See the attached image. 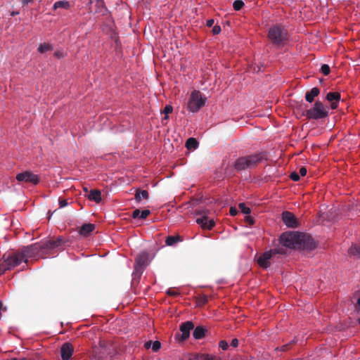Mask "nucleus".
<instances>
[{"label": "nucleus", "instance_id": "1", "mask_svg": "<svg viewBox=\"0 0 360 360\" xmlns=\"http://www.w3.org/2000/svg\"><path fill=\"white\" fill-rule=\"evenodd\" d=\"M39 252L37 244L23 248L20 252H15L8 255H4L3 259L0 260L6 270H10L22 262H27V259L34 257Z\"/></svg>", "mask_w": 360, "mask_h": 360}, {"label": "nucleus", "instance_id": "2", "mask_svg": "<svg viewBox=\"0 0 360 360\" xmlns=\"http://www.w3.org/2000/svg\"><path fill=\"white\" fill-rule=\"evenodd\" d=\"M266 159L265 153L255 154L238 158L233 163L236 169L240 171L255 167L259 162Z\"/></svg>", "mask_w": 360, "mask_h": 360}, {"label": "nucleus", "instance_id": "3", "mask_svg": "<svg viewBox=\"0 0 360 360\" xmlns=\"http://www.w3.org/2000/svg\"><path fill=\"white\" fill-rule=\"evenodd\" d=\"M207 98L200 91H191L187 102V108L191 112H198L205 104Z\"/></svg>", "mask_w": 360, "mask_h": 360}, {"label": "nucleus", "instance_id": "4", "mask_svg": "<svg viewBox=\"0 0 360 360\" xmlns=\"http://www.w3.org/2000/svg\"><path fill=\"white\" fill-rule=\"evenodd\" d=\"M303 237L297 232H285L281 236L279 242L285 247L295 248L301 243Z\"/></svg>", "mask_w": 360, "mask_h": 360}, {"label": "nucleus", "instance_id": "5", "mask_svg": "<svg viewBox=\"0 0 360 360\" xmlns=\"http://www.w3.org/2000/svg\"><path fill=\"white\" fill-rule=\"evenodd\" d=\"M269 39L275 44H281L287 39V32L281 25H274L268 32Z\"/></svg>", "mask_w": 360, "mask_h": 360}, {"label": "nucleus", "instance_id": "6", "mask_svg": "<svg viewBox=\"0 0 360 360\" xmlns=\"http://www.w3.org/2000/svg\"><path fill=\"white\" fill-rule=\"evenodd\" d=\"M328 114V106L323 105L319 101H316L313 108L307 110L306 116L308 119L319 120L326 117Z\"/></svg>", "mask_w": 360, "mask_h": 360}, {"label": "nucleus", "instance_id": "7", "mask_svg": "<svg viewBox=\"0 0 360 360\" xmlns=\"http://www.w3.org/2000/svg\"><path fill=\"white\" fill-rule=\"evenodd\" d=\"M15 178L20 183H30L36 185L39 182V176L31 171H25L19 173L16 175Z\"/></svg>", "mask_w": 360, "mask_h": 360}, {"label": "nucleus", "instance_id": "8", "mask_svg": "<svg viewBox=\"0 0 360 360\" xmlns=\"http://www.w3.org/2000/svg\"><path fill=\"white\" fill-rule=\"evenodd\" d=\"M278 253H281V252L276 249L270 250L269 251L265 252L257 258V262L260 266L266 269L271 264L270 260L271 257L276 254Z\"/></svg>", "mask_w": 360, "mask_h": 360}, {"label": "nucleus", "instance_id": "9", "mask_svg": "<svg viewBox=\"0 0 360 360\" xmlns=\"http://www.w3.org/2000/svg\"><path fill=\"white\" fill-rule=\"evenodd\" d=\"M149 263V256L146 252H142L135 259V270L143 271Z\"/></svg>", "mask_w": 360, "mask_h": 360}, {"label": "nucleus", "instance_id": "10", "mask_svg": "<svg viewBox=\"0 0 360 360\" xmlns=\"http://www.w3.org/2000/svg\"><path fill=\"white\" fill-rule=\"evenodd\" d=\"M283 223L290 228H295L298 226V222L293 214L290 212H284L282 214Z\"/></svg>", "mask_w": 360, "mask_h": 360}, {"label": "nucleus", "instance_id": "11", "mask_svg": "<svg viewBox=\"0 0 360 360\" xmlns=\"http://www.w3.org/2000/svg\"><path fill=\"white\" fill-rule=\"evenodd\" d=\"M193 327L194 325L191 321H186L185 323H183L180 326V331L181 332L180 340H186L190 335L191 330H192Z\"/></svg>", "mask_w": 360, "mask_h": 360}, {"label": "nucleus", "instance_id": "12", "mask_svg": "<svg viewBox=\"0 0 360 360\" xmlns=\"http://www.w3.org/2000/svg\"><path fill=\"white\" fill-rule=\"evenodd\" d=\"M61 357L63 360H68L73 354V347L69 342L63 344L60 348Z\"/></svg>", "mask_w": 360, "mask_h": 360}, {"label": "nucleus", "instance_id": "13", "mask_svg": "<svg viewBox=\"0 0 360 360\" xmlns=\"http://www.w3.org/2000/svg\"><path fill=\"white\" fill-rule=\"evenodd\" d=\"M196 223L200 224L202 229L209 230L212 229L215 225L214 221L213 219L208 220V218L206 216L198 218L196 219Z\"/></svg>", "mask_w": 360, "mask_h": 360}, {"label": "nucleus", "instance_id": "14", "mask_svg": "<svg viewBox=\"0 0 360 360\" xmlns=\"http://www.w3.org/2000/svg\"><path fill=\"white\" fill-rule=\"evenodd\" d=\"M326 99L331 102V108L335 109L340 99V94L338 92H329L326 95Z\"/></svg>", "mask_w": 360, "mask_h": 360}, {"label": "nucleus", "instance_id": "15", "mask_svg": "<svg viewBox=\"0 0 360 360\" xmlns=\"http://www.w3.org/2000/svg\"><path fill=\"white\" fill-rule=\"evenodd\" d=\"M95 229V225L93 224H85L81 226L79 230V233L84 236L86 237L91 234V232Z\"/></svg>", "mask_w": 360, "mask_h": 360}, {"label": "nucleus", "instance_id": "16", "mask_svg": "<svg viewBox=\"0 0 360 360\" xmlns=\"http://www.w3.org/2000/svg\"><path fill=\"white\" fill-rule=\"evenodd\" d=\"M63 243V240L61 238H58L57 240H49V241H47L46 243H45L43 246H41V248H41V249H47V250H53L55 248H57L58 247H59ZM38 247H39L38 245Z\"/></svg>", "mask_w": 360, "mask_h": 360}, {"label": "nucleus", "instance_id": "17", "mask_svg": "<svg viewBox=\"0 0 360 360\" xmlns=\"http://www.w3.org/2000/svg\"><path fill=\"white\" fill-rule=\"evenodd\" d=\"M88 199L96 203L101 202V193L98 190H91L88 194Z\"/></svg>", "mask_w": 360, "mask_h": 360}, {"label": "nucleus", "instance_id": "18", "mask_svg": "<svg viewBox=\"0 0 360 360\" xmlns=\"http://www.w3.org/2000/svg\"><path fill=\"white\" fill-rule=\"evenodd\" d=\"M320 93L319 89L317 87L312 88L309 91H307L305 94V99L309 103H311L314 98L316 97Z\"/></svg>", "mask_w": 360, "mask_h": 360}, {"label": "nucleus", "instance_id": "19", "mask_svg": "<svg viewBox=\"0 0 360 360\" xmlns=\"http://www.w3.org/2000/svg\"><path fill=\"white\" fill-rule=\"evenodd\" d=\"M148 197L149 193L146 190H136L135 194V200L136 202H140L143 199L147 200Z\"/></svg>", "mask_w": 360, "mask_h": 360}, {"label": "nucleus", "instance_id": "20", "mask_svg": "<svg viewBox=\"0 0 360 360\" xmlns=\"http://www.w3.org/2000/svg\"><path fill=\"white\" fill-rule=\"evenodd\" d=\"M196 360H221V357L217 355L208 354H199L195 356Z\"/></svg>", "mask_w": 360, "mask_h": 360}, {"label": "nucleus", "instance_id": "21", "mask_svg": "<svg viewBox=\"0 0 360 360\" xmlns=\"http://www.w3.org/2000/svg\"><path fill=\"white\" fill-rule=\"evenodd\" d=\"M71 7L70 3L68 1H58L54 3L53 6V10H57L58 8H63L65 10L70 9Z\"/></svg>", "mask_w": 360, "mask_h": 360}, {"label": "nucleus", "instance_id": "22", "mask_svg": "<svg viewBox=\"0 0 360 360\" xmlns=\"http://www.w3.org/2000/svg\"><path fill=\"white\" fill-rule=\"evenodd\" d=\"M144 347L146 349H149V348L152 347V349L153 352H157L160 349V348L161 347V344L159 341H155V342L148 341V342H145Z\"/></svg>", "mask_w": 360, "mask_h": 360}, {"label": "nucleus", "instance_id": "23", "mask_svg": "<svg viewBox=\"0 0 360 360\" xmlns=\"http://www.w3.org/2000/svg\"><path fill=\"white\" fill-rule=\"evenodd\" d=\"M205 330L202 327L198 326L194 329L193 335L195 340H199L205 336Z\"/></svg>", "mask_w": 360, "mask_h": 360}, {"label": "nucleus", "instance_id": "24", "mask_svg": "<svg viewBox=\"0 0 360 360\" xmlns=\"http://www.w3.org/2000/svg\"><path fill=\"white\" fill-rule=\"evenodd\" d=\"M53 49L51 44L48 43L40 44L37 48V51L44 53Z\"/></svg>", "mask_w": 360, "mask_h": 360}, {"label": "nucleus", "instance_id": "25", "mask_svg": "<svg viewBox=\"0 0 360 360\" xmlns=\"http://www.w3.org/2000/svg\"><path fill=\"white\" fill-rule=\"evenodd\" d=\"M186 146L188 149L191 150H195L198 146V143L194 138H189L186 143Z\"/></svg>", "mask_w": 360, "mask_h": 360}, {"label": "nucleus", "instance_id": "26", "mask_svg": "<svg viewBox=\"0 0 360 360\" xmlns=\"http://www.w3.org/2000/svg\"><path fill=\"white\" fill-rule=\"evenodd\" d=\"M238 207L240 210V211L246 215L250 213V209L248 207H247L246 205L243 202L240 203Z\"/></svg>", "mask_w": 360, "mask_h": 360}, {"label": "nucleus", "instance_id": "27", "mask_svg": "<svg viewBox=\"0 0 360 360\" xmlns=\"http://www.w3.org/2000/svg\"><path fill=\"white\" fill-rule=\"evenodd\" d=\"M178 240V237H175V236H168L167 238H166V240H165V243L167 245H173L174 243H176V241Z\"/></svg>", "mask_w": 360, "mask_h": 360}, {"label": "nucleus", "instance_id": "28", "mask_svg": "<svg viewBox=\"0 0 360 360\" xmlns=\"http://www.w3.org/2000/svg\"><path fill=\"white\" fill-rule=\"evenodd\" d=\"M243 6H244V3H243V1H242L240 0L235 1L233 4V8L236 11L240 10Z\"/></svg>", "mask_w": 360, "mask_h": 360}, {"label": "nucleus", "instance_id": "29", "mask_svg": "<svg viewBox=\"0 0 360 360\" xmlns=\"http://www.w3.org/2000/svg\"><path fill=\"white\" fill-rule=\"evenodd\" d=\"M349 253L352 255H358L360 254V246H352L349 250Z\"/></svg>", "mask_w": 360, "mask_h": 360}, {"label": "nucleus", "instance_id": "30", "mask_svg": "<svg viewBox=\"0 0 360 360\" xmlns=\"http://www.w3.org/2000/svg\"><path fill=\"white\" fill-rule=\"evenodd\" d=\"M173 110V108L172 105H167L165 107L163 112L165 114V119H167V115L171 113Z\"/></svg>", "mask_w": 360, "mask_h": 360}, {"label": "nucleus", "instance_id": "31", "mask_svg": "<svg viewBox=\"0 0 360 360\" xmlns=\"http://www.w3.org/2000/svg\"><path fill=\"white\" fill-rule=\"evenodd\" d=\"M209 214H210V211L207 209L196 210V214L200 215L201 217L203 216L207 217Z\"/></svg>", "mask_w": 360, "mask_h": 360}, {"label": "nucleus", "instance_id": "32", "mask_svg": "<svg viewBox=\"0 0 360 360\" xmlns=\"http://www.w3.org/2000/svg\"><path fill=\"white\" fill-rule=\"evenodd\" d=\"M321 70L323 74L325 75H328L330 73V67L326 64L323 65L321 68Z\"/></svg>", "mask_w": 360, "mask_h": 360}, {"label": "nucleus", "instance_id": "33", "mask_svg": "<svg viewBox=\"0 0 360 360\" xmlns=\"http://www.w3.org/2000/svg\"><path fill=\"white\" fill-rule=\"evenodd\" d=\"M54 56L58 58H63L65 56V53L63 50H57L55 51Z\"/></svg>", "mask_w": 360, "mask_h": 360}, {"label": "nucleus", "instance_id": "34", "mask_svg": "<svg viewBox=\"0 0 360 360\" xmlns=\"http://www.w3.org/2000/svg\"><path fill=\"white\" fill-rule=\"evenodd\" d=\"M219 346L223 350H226L229 348V344L226 340H221L219 342Z\"/></svg>", "mask_w": 360, "mask_h": 360}, {"label": "nucleus", "instance_id": "35", "mask_svg": "<svg viewBox=\"0 0 360 360\" xmlns=\"http://www.w3.org/2000/svg\"><path fill=\"white\" fill-rule=\"evenodd\" d=\"M150 212L149 210H144L141 212L140 219H146L149 214Z\"/></svg>", "mask_w": 360, "mask_h": 360}, {"label": "nucleus", "instance_id": "36", "mask_svg": "<svg viewBox=\"0 0 360 360\" xmlns=\"http://www.w3.org/2000/svg\"><path fill=\"white\" fill-rule=\"evenodd\" d=\"M290 177L292 181H297L300 179V174L296 172H292L290 174Z\"/></svg>", "mask_w": 360, "mask_h": 360}, {"label": "nucleus", "instance_id": "37", "mask_svg": "<svg viewBox=\"0 0 360 360\" xmlns=\"http://www.w3.org/2000/svg\"><path fill=\"white\" fill-rule=\"evenodd\" d=\"M245 221L248 223L250 225H252L254 224V219L252 217H250L249 214H247L245 217Z\"/></svg>", "mask_w": 360, "mask_h": 360}, {"label": "nucleus", "instance_id": "38", "mask_svg": "<svg viewBox=\"0 0 360 360\" xmlns=\"http://www.w3.org/2000/svg\"><path fill=\"white\" fill-rule=\"evenodd\" d=\"M141 211L138 209L134 210L132 213L133 218H140Z\"/></svg>", "mask_w": 360, "mask_h": 360}, {"label": "nucleus", "instance_id": "39", "mask_svg": "<svg viewBox=\"0 0 360 360\" xmlns=\"http://www.w3.org/2000/svg\"><path fill=\"white\" fill-rule=\"evenodd\" d=\"M212 32L214 34H218L221 32V27L218 25H215L212 29Z\"/></svg>", "mask_w": 360, "mask_h": 360}, {"label": "nucleus", "instance_id": "40", "mask_svg": "<svg viewBox=\"0 0 360 360\" xmlns=\"http://www.w3.org/2000/svg\"><path fill=\"white\" fill-rule=\"evenodd\" d=\"M307 169L305 167H301L299 170V174L302 176H304L307 174Z\"/></svg>", "mask_w": 360, "mask_h": 360}, {"label": "nucleus", "instance_id": "41", "mask_svg": "<svg viewBox=\"0 0 360 360\" xmlns=\"http://www.w3.org/2000/svg\"><path fill=\"white\" fill-rule=\"evenodd\" d=\"M238 213V210L236 207H231L230 208V214L231 216H236Z\"/></svg>", "mask_w": 360, "mask_h": 360}, {"label": "nucleus", "instance_id": "42", "mask_svg": "<svg viewBox=\"0 0 360 360\" xmlns=\"http://www.w3.org/2000/svg\"><path fill=\"white\" fill-rule=\"evenodd\" d=\"M59 205H60V207H65L68 205L67 200H61V199H60L59 200Z\"/></svg>", "mask_w": 360, "mask_h": 360}, {"label": "nucleus", "instance_id": "43", "mask_svg": "<svg viewBox=\"0 0 360 360\" xmlns=\"http://www.w3.org/2000/svg\"><path fill=\"white\" fill-rule=\"evenodd\" d=\"M231 345L232 347H238V339H236V338L233 339L231 342Z\"/></svg>", "mask_w": 360, "mask_h": 360}, {"label": "nucleus", "instance_id": "44", "mask_svg": "<svg viewBox=\"0 0 360 360\" xmlns=\"http://www.w3.org/2000/svg\"><path fill=\"white\" fill-rule=\"evenodd\" d=\"M167 294H168V295H172V296H176V295H177L179 293H178L176 291H175V290H169L167 291Z\"/></svg>", "mask_w": 360, "mask_h": 360}, {"label": "nucleus", "instance_id": "45", "mask_svg": "<svg viewBox=\"0 0 360 360\" xmlns=\"http://www.w3.org/2000/svg\"><path fill=\"white\" fill-rule=\"evenodd\" d=\"M213 23H214V20H213L212 19H211V20H208L207 21V25L208 27H212V25H213Z\"/></svg>", "mask_w": 360, "mask_h": 360}, {"label": "nucleus", "instance_id": "46", "mask_svg": "<svg viewBox=\"0 0 360 360\" xmlns=\"http://www.w3.org/2000/svg\"><path fill=\"white\" fill-rule=\"evenodd\" d=\"M34 0H21L23 4H28L30 3L33 2Z\"/></svg>", "mask_w": 360, "mask_h": 360}, {"label": "nucleus", "instance_id": "47", "mask_svg": "<svg viewBox=\"0 0 360 360\" xmlns=\"http://www.w3.org/2000/svg\"><path fill=\"white\" fill-rule=\"evenodd\" d=\"M18 13H19L18 12H14L13 11V12L11 13V15L14 16L15 15H18Z\"/></svg>", "mask_w": 360, "mask_h": 360}, {"label": "nucleus", "instance_id": "48", "mask_svg": "<svg viewBox=\"0 0 360 360\" xmlns=\"http://www.w3.org/2000/svg\"><path fill=\"white\" fill-rule=\"evenodd\" d=\"M357 304H358L359 306H360V298H359V299H358V300H357Z\"/></svg>", "mask_w": 360, "mask_h": 360}, {"label": "nucleus", "instance_id": "49", "mask_svg": "<svg viewBox=\"0 0 360 360\" xmlns=\"http://www.w3.org/2000/svg\"><path fill=\"white\" fill-rule=\"evenodd\" d=\"M2 306H3V304H2L1 301H0V310L2 309Z\"/></svg>", "mask_w": 360, "mask_h": 360}, {"label": "nucleus", "instance_id": "50", "mask_svg": "<svg viewBox=\"0 0 360 360\" xmlns=\"http://www.w3.org/2000/svg\"><path fill=\"white\" fill-rule=\"evenodd\" d=\"M359 323H360V319H359Z\"/></svg>", "mask_w": 360, "mask_h": 360}]
</instances>
